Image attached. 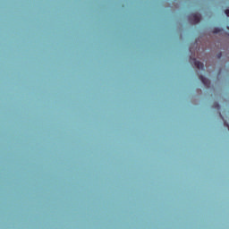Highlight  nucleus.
Segmentation results:
<instances>
[{
    "label": "nucleus",
    "mask_w": 229,
    "mask_h": 229,
    "mask_svg": "<svg viewBox=\"0 0 229 229\" xmlns=\"http://www.w3.org/2000/svg\"><path fill=\"white\" fill-rule=\"evenodd\" d=\"M190 63L191 64L195 65V67H197V69H199V71H204L205 70V66H204L203 63L196 60V58H191Z\"/></svg>",
    "instance_id": "obj_1"
},
{
    "label": "nucleus",
    "mask_w": 229,
    "mask_h": 229,
    "mask_svg": "<svg viewBox=\"0 0 229 229\" xmlns=\"http://www.w3.org/2000/svg\"><path fill=\"white\" fill-rule=\"evenodd\" d=\"M190 19L193 24H199L201 21V14L195 13L190 15Z\"/></svg>",
    "instance_id": "obj_2"
},
{
    "label": "nucleus",
    "mask_w": 229,
    "mask_h": 229,
    "mask_svg": "<svg viewBox=\"0 0 229 229\" xmlns=\"http://www.w3.org/2000/svg\"><path fill=\"white\" fill-rule=\"evenodd\" d=\"M199 78L205 87H210V81L208 79L203 75H200Z\"/></svg>",
    "instance_id": "obj_3"
},
{
    "label": "nucleus",
    "mask_w": 229,
    "mask_h": 229,
    "mask_svg": "<svg viewBox=\"0 0 229 229\" xmlns=\"http://www.w3.org/2000/svg\"><path fill=\"white\" fill-rule=\"evenodd\" d=\"M220 31H222V30L219 29V28H215V29L213 30V33H220Z\"/></svg>",
    "instance_id": "obj_4"
},
{
    "label": "nucleus",
    "mask_w": 229,
    "mask_h": 229,
    "mask_svg": "<svg viewBox=\"0 0 229 229\" xmlns=\"http://www.w3.org/2000/svg\"><path fill=\"white\" fill-rule=\"evenodd\" d=\"M214 107L216 108V110H221V106H219L218 103H215Z\"/></svg>",
    "instance_id": "obj_5"
},
{
    "label": "nucleus",
    "mask_w": 229,
    "mask_h": 229,
    "mask_svg": "<svg viewBox=\"0 0 229 229\" xmlns=\"http://www.w3.org/2000/svg\"><path fill=\"white\" fill-rule=\"evenodd\" d=\"M218 58H221V53L218 55Z\"/></svg>",
    "instance_id": "obj_6"
},
{
    "label": "nucleus",
    "mask_w": 229,
    "mask_h": 229,
    "mask_svg": "<svg viewBox=\"0 0 229 229\" xmlns=\"http://www.w3.org/2000/svg\"><path fill=\"white\" fill-rule=\"evenodd\" d=\"M219 115H220V117H221V113H219Z\"/></svg>",
    "instance_id": "obj_7"
}]
</instances>
